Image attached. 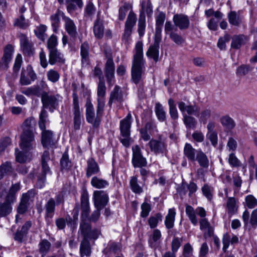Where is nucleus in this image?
Listing matches in <instances>:
<instances>
[{
    "label": "nucleus",
    "instance_id": "obj_38",
    "mask_svg": "<svg viewBox=\"0 0 257 257\" xmlns=\"http://www.w3.org/2000/svg\"><path fill=\"white\" fill-rule=\"evenodd\" d=\"M91 185L94 188L102 189L108 185V182L103 179L97 176L93 177L90 182Z\"/></svg>",
    "mask_w": 257,
    "mask_h": 257
},
{
    "label": "nucleus",
    "instance_id": "obj_52",
    "mask_svg": "<svg viewBox=\"0 0 257 257\" xmlns=\"http://www.w3.org/2000/svg\"><path fill=\"white\" fill-rule=\"evenodd\" d=\"M168 104L169 105V113L172 119L176 120L178 118V112L173 99L170 98L168 100Z\"/></svg>",
    "mask_w": 257,
    "mask_h": 257
},
{
    "label": "nucleus",
    "instance_id": "obj_2",
    "mask_svg": "<svg viewBox=\"0 0 257 257\" xmlns=\"http://www.w3.org/2000/svg\"><path fill=\"white\" fill-rule=\"evenodd\" d=\"M96 114L90 98H88L85 103L86 119L94 127H98L100 124L102 116L105 101L102 98H97Z\"/></svg>",
    "mask_w": 257,
    "mask_h": 257
},
{
    "label": "nucleus",
    "instance_id": "obj_4",
    "mask_svg": "<svg viewBox=\"0 0 257 257\" xmlns=\"http://www.w3.org/2000/svg\"><path fill=\"white\" fill-rule=\"evenodd\" d=\"M79 232L83 237V240L97 239L101 234V231L97 228L92 229L91 225L87 220L80 221Z\"/></svg>",
    "mask_w": 257,
    "mask_h": 257
},
{
    "label": "nucleus",
    "instance_id": "obj_40",
    "mask_svg": "<svg viewBox=\"0 0 257 257\" xmlns=\"http://www.w3.org/2000/svg\"><path fill=\"white\" fill-rule=\"evenodd\" d=\"M42 90L39 86L34 85L27 88L25 90L22 91V93L27 96L34 95L37 97L41 96Z\"/></svg>",
    "mask_w": 257,
    "mask_h": 257
},
{
    "label": "nucleus",
    "instance_id": "obj_61",
    "mask_svg": "<svg viewBox=\"0 0 257 257\" xmlns=\"http://www.w3.org/2000/svg\"><path fill=\"white\" fill-rule=\"evenodd\" d=\"M162 215L161 213H157L155 216H151L148 220L149 224L151 228H155L159 221H162Z\"/></svg>",
    "mask_w": 257,
    "mask_h": 257
},
{
    "label": "nucleus",
    "instance_id": "obj_3",
    "mask_svg": "<svg viewBox=\"0 0 257 257\" xmlns=\"http://www.w3.org/2000/svg\"><path fill=\"white\" fill-rule=\"evenodd\" d=\"M32 118H27L23 124V132L21 137L20 147L22 149L29 151L36 147L34 135L32 129Z\"/></svg>",
    "mask_w": 257,
    "mask_h": 257
},
{
    "label": "nucleus",
    "instance_id": "obj_48",
    "mask_svg": "<svg viewBox=\"0 0 257 257\" xmlns=\"http://www.w3.org/2000/svg\"><path fill=\"white\" fill-rule=\"evenodd\" d=\"M137 20L136 15L133 11H131L127 16L124 27L133 29L136 24Z\"/></svg>",
    "mask_w": 257,
    "mask_h": 257
},
{
    "label": "nucleus",
    "instance_id": "obj_60",
    "mask_svg": "<svg viewBox=\"0 0 257 257\" xmlns=\"http://www.w3.org/2000/svg\"><path fill=\"white\" fill-rule=\"evenodd\" d=\"M130 8V6L127 3H124V5L119 7L118 10V19L120 21H123L126 16V13Z\"/></svg>",
    "mask_w": 257,
    "mask_h": 257
},
{
    "label": "nucleus",
    "instance_id": "obj_28",
    "mask_svg": "<svg viewBox=\"0 0 257 257\" xmlns=\"http://www.w3.org/2000/svg\"><path fill=\"white\" fill-rule=\"evenodd\" d=\"M89 45L87 42L82 43L80 47V55L81 63L83 66L87 65L89 63Z\"/></svg>",
    "mask_w": 257,
    "mask_h": 257
},
{
    "label": "nucleus",
    "instance_id": "obj_33",
    "mask_svg": "<svg viewBox=\"0 0 257 257\" xmlns=\"http://www.w3.org/2000/svg\"><path fill=\"white\" fill-rule=\"evenodd\" d=\"M176 214L174 208L169 209L165 220V225L167 229H170L174 227Z\"/></svg>",
    "mask_w": 257,
    "mask_h": 257
},
{
    "label": "nucleus",
    "instance_id": "obj_64",
    "mask_svg": "<svg viewBox=\"0 0 257 257\" xmlns=\"http://www.w3.org/2000/svg\"><path fill=\"white\" fill-rule=\"evenodd\" d=\"M171 39L177 45H181L185 41L182 37L175 32H171L169 33Z\"/></svg>",
    "mask_w": 257,
    "mask_h": 257
},
{
    "label": "nucleus",
    "instance_id": "obj_1",
    "mask_svg": "<svg viewBox=\"0 0 257 257\" xmlns=\"http://www.w3.org/2000/svg\"><path fill=\"white\" fill-rule=\"evenodd\" d=\"M143 44L138 42L135 46L131 69L132 80L135 84L143 83L145 60L143 58Z\"/></svg>",
    "mask_w": 257,
    "mask_h": 257
},
{
    "label": "nucleus",
    "instance_id": "obj_10",
    "mask_svg": "<svg viewBox=\"0 0 257 257\" xmlns=\"http://www.w3.org/2000/svg\"><path fill=\"white\" fill-rule=\"evenodd\" d=\"M56 205L55 200L53 198L49 199L44 205V218L47 225H50L52 222V218L55 214Z\"/></svg>",
    "mask_w": 257,
    "mask_h": 257
},
{
    "label": "nucleus",
    "instance_id": "obj_54",
    "mask_svg": "<svg viewBox=\"0 0 257 257\" xmlns=\"http://www.w3.org/2000/svg\"><path fill=\"white\" fill-rule=\"evenodd\" d=\"M155 112L158 119L161 121L166 120V112L163 107L160 103H157L155 105Z\"/></svg>",
    "mask_w": 257,
    "mask_h": 257
},
{
    "label": "nucleus",
    "instance_id": "obj_21",
    "mask_svg": "<svg viewBox=\"0 0 257 257\" xmlns=\"http://www.w3.org/2000/svg\"><path fill=\"white\" fill-rule=\"evenodd\" d=\"M65 62V59L64 57V55L59 52L58 49L49 51V63L51 65L63 64Z\"/></svg>",
    "mask_w": 257,
    "mask_h": 257
},
{
    "label": "nucleus",
    "instance_id": "obj_42",
    "mask_svg": "<svg viewBox=\"0 0 257 257\" xmlns=\"http://www.w3.org/2000/svg\"><path fill=\"white\" fill-rule=\"evenodd\" d=\"M146 13L148 17H151L153 14V6L151 0L143 1L141 3V11L140 14Z\"/></svg>",
    "mask_w": 257,
    "mask_h": 257
},
{
    "label": "nucleus",
    "instance_id": "obj_15",
    "mask_svg": "<svg viewBox=\"0 0 257 257\" xmlns=\"http://www.w3.org/2000/svg\"><path fill=\"white\" fill-rule=\"evenodd\" d=\"M14 47L12 45H7L4 49V54L0 61V70H6L8 68L9 63L12 60Z\"/></svg>",
    "mask_w": 257,
    "mask_h": 257
},
{
    "label": "nucleus",
    "instance_id": "obj_35",
    "mask_svg": "<svg viewBox=\"0 0 257 257\" xmlns=\"http://www.w3.org/2000/svg\"><path fill=\"white\" fill-rule=\"evenodd\" d=\"M159 45L153 44L151 45L146 55L148 57L152 58L155 62H157L159 60Z\"/></svg>",
    "mask_w": 257,
    "mask_h": 257
},
{
    "label": "nucleus",
    "instance_id": "obj_45",
    "mask_svg": "<svg viewBox=\"0 0 257 257\" xmlns=\"http://www.w3.org/2000/svg\"><path fill=\"white\" fill-rule=\"evenodd\" d=\"M146 30V16L143 13L140 14L138 22V32L140 37H142Z\"/></svg>",
    "mask_w": 257,
    "mask_h": 257
},
{
    "label": "nucleus",
    "instance_id": "obj_16",
    "mask_svg": "<svg viewBox=\"0 0 257 257\" xmlns=\"http://www.w3.org/2000/svg\"><path fill=\"white\" fill-rule=\"evenodd\" d=\"M178 105L183 115L184 114L199 115V108L196 105L186 104L183 101L178 102Z\"/></svg>",
    "mask_w": 257,
    "mask_h": 257
},
{
    "label": "nucleus",
    "instance_id": "obj_12",
    "mask_svg": "<svg viewBox=\"0 0 257 257\" xmlns=\"http://www.w3.org/2000/svg\"><path fill=\"white\" fill-rule=\"evenodd\" d=\"M19 38L23 53L28 56L33 55L34 53V49L32 42L24 34H20Z\"/></svg>",
    "mask_w": 257,
    "mask_h": 257
},
{
    "label": "nucleus",
    "instance_id": "obj_27",
    "mask_svg": "<svg viewBox=\"0 0 257 257\" xmlns=\"http://www.w3.org/2000/svg\"><path fill=\"white\" fill-rule=\"evenodd\" d=\"M199 150L194 149L190 144L186 143L184 148L183 153L185 157L189 161L194 162L196 161V157Z\"/></svg>",
    "mask_w": 257,
    "mask_h": 257
},
{
    "label": "nucleus",
    "instance_id": "obj_8",
    "mask_svg": "<svg viewBox=\"0 0 257 257\" xmlns=\"http://www.w3.org/2000/svg\"><path fill=\"white\" fill-rule=\"evenodd\" d=\"M93 200L95 208L102 209L108 204L109 197L106 192L96 190L93 194Z\"/></svg>",
    "mask_w": 257,
    "mask_h": 257
},
{
    "label": "nucleus",
    "instance_id": "obj_6",
    "mask_svg": "<svg viewBox=\"0 0 257 257\" xmlns=\"http://www.w3.org/2000/svg\"><path fill=\"white\" fill-rule=\"evenodd\" d=\"M50 159L49 152L45 151L42 156V172L41 174L38 176L37 182V186L40 188H42L44 185L46 174L50 173V169L47 164Z\"/></svg>",
    "mask_w": 257,
    "mask_h": 257
},
{
    "label": "nucleus",
    "instance_id": "obj_36",
    "mask_svg": "<svg viewBox=\"0 0 257 257\" xmlns=\"http://www.w3.org/2000/svg\"><path fill=\"white\" fill-rule=\"evenodd\" d=\"M80 253L81 257L89 256L91 253L90 242L87 240H82L80 245Z\"/></svg>",
    "mask_w": 257,
    "mask_h": 257
},
{
    "label": "nucleus",
    "instance_id": "obj_55",
    "mask_svg": "<svg viewBox=\"0 0 257 257\" xmlns=\"http://www.w3.org/2000/svg\"><path fill=\"white\" fill-rule=\"evenodd\" d=\"M60 165L62 170H69L71 167V162L69 159L68 155L65 152L61 159Z\"/></svg>",
    "mask_w": 257,
    "mask_h": 257
},
{
    "label": "nucleus",
    "instance_id": "obj_31",
    "mask_svg": "<svg viewBox=\"0 0 257 257\" xmlns=\"http://www.w3.org/2000/svg\"><path fill=\"white\" fill-rule=\"evenodd\" d=\"M63 16H65V14L59 10L57 11L55 14L51 16L50 20L54 32H56L57 31L60 23V17H61L63 19Z\"/></svg>",
    "mask_w": 257,
    "mask_h": 257
},
{
    "label": "nucleus",
    "instance_id": "obj_32",
    "mask_svg": "<svg viewBox=\"0 0 257 257\" xmlns=\"http://www.w3.org/2000/svg\"><path fill=\"white\" fill-rule=\"evenodd\" d=\"M247 41V37L244 35H234L232 38L231 47L233 49H238L245 44Z\"/></svg>",
    "mask_w": 257,
    "mask_h": 257
},
{
    "label": "nucleus",
    "instance_id": "obj_50",
    "mask_svg": "<svg viewBox=\"0 0 257 257\" xmlns=\"http://www.w3.org/2000/svg\"><path fill=\"white\" fill-rule=\"evenodd\" d=\"M96 8L93 4L89 2L84 9V17L92 19L96 13Z\"/></svg>",
    "mask_w": 257,
    "mask_h": 257
},
{
    "label": "nucleus",
    "instance_id": "obj_18",
    "mask_svg": "<svg viewBox=\"0 0 257 257\" xmlns=\"http://www.w3.org/2000/svg\"><path fill=\"white\" fill-rule=\"evenodd\" d=\"M124 99V94L121 88L118 85H115L110 92L108 104L109 106H111L112 102H116L121 103Z\"/></svg>",
    "mask_w": 257,
    "mask_h": 257
},
{
    "label": "nucleus",
    "instance_id": "obj_58",
    "mask_svg": "<svg viewBox=\"0 0 257 257\" xmlns=\"http://www.w3.org/2000/svg\"><path fill=\"white\" fill-rule=\"evenodd\" d=\"M46 30V26L44 25H41L36 28V29L34 31V32L38 38L44 41L45 39Z\"/></svg>",
    "mask_w": 257,
    "mask_h": 257
},
{
    "label": "nucleus",
    "instance_id": "obj_25",
    "mask_svg": "<svg viewBox=\"0 0 257 257\" xmlns=\"http://www.w3.org/2000/svg\"><path fill=\"white\" fill-rule=\"evenodd\" d=\"M154 127H155V125L153 122H147L140 130L141 138L145 141L150 140L151 137V131Z\"/></svg>",
    "mask_w": 257,
    "mask_h": 257
},
{
    "label": "nucleus",
    "instance_id": "obj_17",
    "mask_svg": "<svg viewBox=\"0 0 257 257\" xmlns=\"http://www.w3.org/2000/svg\"><path fill=\"white\" fill-rule=\"evenodd\" d=\"M173 20L175 25L181 30L187 29L189 27V19L186 15L182 14H175Z\"/></svg>",
    "mask_w": 257,
    "mask_h": 257
},
{
    "label": "nucleus",
    "instance_id": "obj_26",
    "mask_svg": "<svg viewBox=\"0 0 257 257\" xmlns=\"http://www.w3.org/2000/svg\"><path fill=\"white\" fill-rule=\"evenodd\" d=\"M100 12L97 13V19L94 23L93 32L95 37L97 39H101L104 35V28L103 21L100 20L99 17Z\"/></svg>",
    "mask_w": 257,
    "mask_h": 257
},
{
    "label": "nucleus",
    "instance_id": "obj_47",
    "mask_svg": "<svg viewBox=\"0 0 257 257\" xmlns=\"http://www.w3.org/2000/svg\"><path fill=\"white\" fill-rule=\"evenodd\" d=\"M185 211L189 220L194 225H196L198 222L196 213L194 208L190 205H186Z\"/></svg>",
    "mask_w": 257,
    "mask_h": 257
},
{
    "label": "nucleus",
    "instance_id": "obj_53",
    "mask_svg": "<svg viewBox=\"0 0 257 257\" xmlns=\"http://www.w3.org/2000/svg\"><path fill=\"white\" fill-rule=\"evenodd\" d=\"M12 172L11 164L9 162H6L0 166V180L7 175Z\"/></svg>",
    "mask_w": 257,
    "mask_h": 257
},
{
    "label": "nucleus",
    "instance_id": "obj_41",
    "mask_svg": "<svg viewBox=\"0 0 257 257\" xmlns=\"http://www.w3.org/2000/svg\"><path fill=\"white\" fill-rule=\"evenodd\" d=\"M227 213L229 215H233L237 212V207L236 201L234 197H228L226 202Z\"/></svg>",
    "mask_w": 257,
    "mask_h": 257
},
{
    "label": "nucleus",
    "instance_id": "obj_62",
    "mask_svg": "<svg viewBox=\"0 0 257 257\" xmlns=\"http://www.w3.org/2000/svg\"><path fill=\"white\" fill-rule=\"evenodd\" d=\"M106 93V87L104 80L100 79L99 81V83L97 87V95L98 98H102L104 100L103 97Z\"/></svg>",
    "mask_w": 257,
    "mask_h": 257
},
{
    "label": "nucleus",
    "instance_id": "obj_34",
    "mask_svg": "<svg viewBox=\"0 0 257 257\" xmlns=\"http://www.w3.org/2000/svg\"><path fill=\"white\" fill-rule=\"evenodd\" d=\"M229 24L238 27L242 23V18L235 11H230L227 15Z\"/></svg>",
    "mask_w": 257,
    "mask_h": 257
},
{
    "label": "nucleus",
    "instance_id": "obj_63",
    "mask_svg": "<svg viewBox=\"0 0 257 257\" xmlns=\"http://www.w3.org/2000/svg\"><path fill=\"white\" fill-rule=\"evenodd\" d=\"M211 115V110L209 109H205L200 113L199 121L204 124L207 122V120L210 117Z\"/></svg>",
    "mask_w": 257,
    "mask_h": 257
},
{
    "label": "nucleus",
    "instance_id": "obj_56",
    "mask_svg": "<svg viewBox=\"0 0 257 257\" xmlns=\"http://www.w3.org/2000/svg\"><path fill=\"white\" fill-rule=\"evenodd\" d=\"M203 195L209 200L211 201L213 198V188L205 184L201 188Z\"/></svg>",
    "mask_w": 257,
    "mask_h": 257
},
{
    "label": "nucleus",
    "instance_id": "obj_23",
    "mask_svg": "<svg viewBox=\"0 0 257 257\" xmlns=\"http://www.w3.org/2000/svg\"><path fill=\"white\" fill-rule=\"evenodd\" d=\"M132 122V114L129 112L126 117L120 121L119 127L121 135L125 136L127 134H131Z\"/></svg>",
    "mask_w": 257,
    "mask_h": 257
},
{
    "label": "nucleus",
    "instance_id": "obj_57",
    "mask_svg": "<svg viewBox=\"0 0 257 257\" xmlns=\"http://www.w3.org/2000/svg\"><path fill=\"white\" fill-rule=\"evenodd\" d=\"M14 25L21 29H26L29 25L28 21L25 19L23 15H21L19 18L15 20Z\"/></svg>",
    "mask_w": 257,
    "mask_h": 257
},
{
    "label": "nucleus",
    "instance_id": "obj_43",
    "mask_svg": "<svg viewBox=\"0 0 257 257\" xmlns=\"http://www.w3.org/2000/svg\"><path fill=\"white\" fill-rule=\"evenodd\" d=\"M196 161H197L199 165L203 168H206L209 166V160L206 155L200 150L198 152Z\"/></svg>",
    "mask_w": 257,
    "mask_h": 257
},
{
    "label": "nucleus",
    "instance_id": "obj_14",
    "mask_svg": "<svg viewBox=\"0 0 257 257\" xmlns=\"http://www.w3.org/2000/svg\"><path fill=\"white\" fill-rule=\"evenodd\" d=\"M63 22L65 30L68 35L72 39H75L77 35V27L73 20L66 16H63Z\"/></svg>",
    "mask_w": 257,
    "mask_h": 257
},
{
    "label": "nucleus",
    "instance_id": "obj_5",
    "mask_svg": "<svg viewBox=\"0 0 257 257\" xmlns=\"http://www.w3.org/2000/svg\"><path fill=\"white\" fill-rule=\"evenodd\" d=\"M59 95H51L45 91H43L41 94L42 108L48 109L51 112H54L59 106Z\"/></svg>",
    "mask_w": 257,
    "mask_h": 257
},
{
    "label": "nucleus",
    "instance_id": "obj_13",
    "mask_svg": "<svg viewBox=\"0 0 257 257\" xmlns=\"http://www.w3.org/2000/svg\"><path fill=\"white\" fill-rule=\"evenodd\" d=\"M114 63L112 58L107 59L104 67V73L106 78L107 82L109 85H112L114 78Z\"/></svg>",
    "mask_w": 257,
    "mask_h": 257
},
{
    "label": "nucleus",
    "instance_id": "obj_22",
    "mask_svg": "<svg viewBox=\"0 0 257 257\" xmlns=\"http://www.w3.org/2000/svg\"><path fill=\"white\" fill-rule=\"evenodd\" d=\"M32 226L31 221H27L20 229H18L14 234V239L19 242H22L24 238L26 237L29 229Z\"/></svg>",
    "mask_w": 257,
    "mask_h": 257
},
{
    "label": "nucleus",
    "instance_id": "obj_7",
    "mask_svg": "<svg viewBox=\"0 0 257 257\" xmlns=\"http://www.w3.org/2000/svg\"><path fill=\"white\" fill-rule=\"evenodd\" d=\"M148 145L151 151L155 154H165L167 152V144L165 140L161 137L158 139L150 140Z\"/></svg>",
    "mask_w": 257,
    "mask_h": 257
},
{
    "label": "nucleus",
    "instance_id": "obj_51",
    "mask_svg": "<svg viewBox=\"0 0 257 257\" xmlns=\"http://www.w3.org/2000/svg\"><path fill=\"white\" fill-rule=\"evenodd\" d=\"M253 68L248 65L242 64L237 68L236 74L239 77H243L252 71Z\"/></svg>",
    "mask_w": 257,
    "mask_h": 257
},
{
    "label": "nucleus",
    "instance_id": "obj_11",
    "mask_svg": "<svg viewBox=\"0 0 257 257\" xmlns=\"http://www.w3.org/2000/svg\"><path fill=\"white\" fill-rule=\"evenodd\" d=\"M81 221L87 220L90 213L89 195L88 192L83 191L81 195Z\"/></svg>",
    "mask_w": 257,
    "mask_h": 257
},
{
    "label": "nucleus",
    "instance_id": "obj_9",
    "mask_svg": "<svg viewBox=\"0 0 257 257\" xmlns=\"http://www.w3.org/2000/svg\"><path fill=\"white\" fill-rule=\"evenodd\" d=\"M133 158L132 164L135 168H142L145 167L147 164L146 159L142 155L141 148L138 145L132 147Z\"/></svg>",
    "mask_w": 257,
    "mask_h": 257
},
{
    "label": "nucleus",
    "instance_id": "obj_59",
    "mask_svg": "<svg viewBox=\"0 0 257 257\" xmlns=\"http://www.w3.org/2000/svg\"><path fill=\"white\" fill-rule=\"evenodd\" d=\"M130 183L131 189L134 192L139 194L143 191L142 188L138 183V179L137 177H132Z\"/></svg>",
    "mask_w": 257,
    "mask_h": 257
},
{
    "label": "nucleus",
    "instance_id": "obj_20",
    "mask_svg": "<svg viewBox=\"0 0 257 257\" xmlns=\"http://www.w3.org/2000/svg\"><path fill=\"white\" fill-rule=\"evenodd\" d=\"M200 229L203 232V236L205 239L211 237L214 235V228L210 222L205 218L199 220Z\"/></svg>",
    "mask_w": 257,
    "mask_h": 257
},
{
    "label": "nucleus",
    "instance_id": "obj_30",
    "mask_svg": "<svg viewBox=\"0 0 257 257\" xmlns=\"http://www.w3.org/2000/svg\"><path fill=\"white\" fill-rule=\"evenodd\" d=\"M13 203L6 198L4 202H0V218L5 217L12 212Z\"/></svg>",
    "mask_w": 257,
    "mask_h": 257
},
{
    "label": "nucleus",
    "instance_id": "obj_49",
    "mask_svg": "<svg viewBox=\"0 0 257 257\" xmlns=\"http://www.w3.org/2000/svg\"><path fill=\"white\" fill-rule=\"evenodd\" d=\"M48 114L46 109L42 108L41 112L39 114V126L41 130L46 128V123L48 121Z\"/></svg>",
    "mask_w": 257,
    "mask_h": 257
},
{
    "label": "nucleus",
    "instance_id": "obj_44",
    "mask_svg": "<svg viewBox=\"0 0 257 257\" xmlns=\"http://www.w3.org/2000/svg\"><path fill=\"white\" fill-rule=\"evenodd\" d=\"M23 150V151H20L18 149H16V161L20 163H24L28 160V156L29 153H28L29 151ZM31 150H29L30 151Z\"/></svg>",
    "mask_w": 257,
    "mask_h": 257
},
{
    "label": "nucleus",
    "instance_id": "obj_29",
    "mask_svg": "<svg viewBox=\"0 0 257 257\" xmlns=\"http://www.w3.org/2000/svg\"><path fill=\"white\" fill-rule=\"evenodd\" d=\"M220 122L224 130L227 132L231 131L235 126L234 120L228 115L221 116L220 118Z\"/></svg>",
    "mask_w": 257,
    "mask_h": 257
},
{
    "label": "nucleus",
    "instance_id": "obj_24",
    "mask_svg": "<svg viewBox=\"0 0 257 257\" xmlns=\"http://www.w3.org/2000/svg\"><path fill=\"white\" fill-rule=\"evenodd\" d=\"M100 172L99 167L97 162L93 158H89L87 161L86 176L87 178Z\"/></svg>",
    "mask_w": 257,
    "mask_h": 257
},
{
    "label": "nucleus",
    "instance_id": "obj_46",
    "mask_svg": "<svg viewBox=\"0 0 257 257\" xmlns=\"http://www.w3.org/2000/svg\"><path fill=\"white\" fill-rule=\"evenodd\" d=\"M183 122L187 128L194 129L196 127L197 121L195 118L187 114H184Z\"/></svg>",
    "mask_w": 257,
    "mask_h": 257
},
{
    "label": "nucleus",
    "instance_id": "obj_39",
    "mask_svg": "<svg viewBox=\"0 0 257 257\" xmlns=\"http://www.w3.org/2000/svg\"><path fill=\"white\" fill-rule=\"evenodd\" d=\"M20 185L19 183L13 184L11 187L9 192L7 195L6 198L14 203L16 200V194L20 190Z\"/></svg>",
    "mask_w": 257,
    "mask_h": 257
},
{
    "label": "nucleus",
    "instance_id": "obj_37",
    "mask_svg": "<svg viewBox=\"0 0 257 257\" xmlns=\"http://www.w3.org/2000/svg\"><path fill=\"white\" fill-rule=\"evenodd\" d=\"M73 104L72 109L74 114V117H81V113L79 104L78 96L76 92H73L72 94Z\"/></svg>",
    "mask_w": 257,
    "mask_h": 257
},
{
    "label": "nucleus",
    "instance_id": "obj_19",
    "mask_svg": "<svg viewBox=\"0 0 257 257\" xmlns=\"http://www.w3.org/2000/svg\"><path fill=\"white\" fill-rule=\"evenodd\" d=\"M42 130L41 142L45 148L55 145L56 141L53 138V133L51 131L45 129Z\"/></svg>",
    "mask_w": 257,
    "mask_h": 257
}]
</instances>
